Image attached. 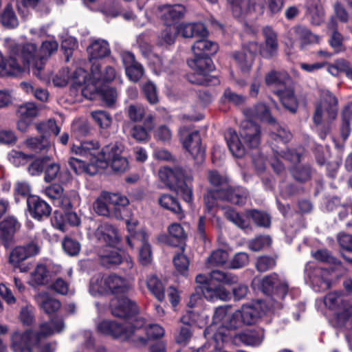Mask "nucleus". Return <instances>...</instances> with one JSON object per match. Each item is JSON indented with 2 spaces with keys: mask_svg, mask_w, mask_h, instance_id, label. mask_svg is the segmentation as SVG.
<instances>
[{
  "mask_svg": "<svg viewBox=\"0 0 352 352\" xmlns=\"http://www.w3.org/2000/svg\"><path fill=\"white\" fill-rule=\"evenodd\" d=\"M32 71L34 76L44 80L41 71L44 68V61L39 59L37 46L31 43L16 45L12 48V55L6 58L0 52V69L10 76H21L26 70Z\"/></svg>",
  "mask_w": 352,
  "mask_h": 352,
  "instance_id": "nucleus-1",
  "label": "nucleus"
},
{
  "mask_svg": "<svg viewBox=\"0 0 352 352\" xmlns=\"http://www.w3.org/2000/svg\"><path fill=\"white\" fill-rule=\"evenodd\" d=\"M187 64L193 71L186 76L190 83L202 86H214L219 84V79L210 74L215 69L212 58L194 55L193 58L187 60Z\"/></svg>",
  "mask_w": 352,
  "mask_h": 352,
  "instance_id": "nucleus-2",
  "label": "nucleus"
},
{
  "mask_svg": "<svg viewBox=\"0 0 352 352\" xmlns=\"http://www.w3.org/2000/svg\"><path fill=\"white\" fill-rule=\"evenodd\" d=\"M125 146L116 142L104 146L100 151L101 160H98L99 169L110 166L115 173H124L129 169V164L124 155Z\"/></svg>",
  "mask_w": 352,
  "mask_h": 352,
  "instance_id": "nucleus-3",
  "label": "nucleus"
},
{
  "mask_svg": "<svg viewBox=\"0 0 352 352\" xmlns=\"http://www.w3.org/2000/svg\"><path fill=\"white\" fill-rule=\"evenodd\" d=\"M159 177L168 188L180 194L184 201L188 204L192 203V186L188 184L184 179V175L181 170L163 167L159 171Z\"/></svg>",
  "mask_w": 352,
  "mask_h": 352,
  "instance_id": "nucleus-4",
  "label": "nucleus"
},
{
  "mask_svg": "<svg viewBox=\"0 0 352 352\" xmlns=\"http://www.w3.org/2000/svg\"><path fill=\"white\" fill-rule=\"evenodd\" d=\"M238 280L239 278L236 275L218 270H212L209 276L202 274L197 275L195 281L199 285L195 288V292L191 294L188 305L192 307L195 306L197 300H201V293L198 289L208 287L212 282L231 285L236 283Z\"/></svg>",
  "mask_w": 352,
  "mask_h": 352,
  "instance_id": "nucleus-5",
  "label": "nucleus"
},
{
  "mask_svg": "<svg viewBox=\"0 0 352 352\" xmlns=\"http://www.w3.org/2000/svg\"><path fill=\"white\" fill-rule=\"evenodd\" d=\"M292 134L282 126H278L274 131L269 133L268 143L274 155L289 161H300V154L288 149L287 144L291 140Z\"/></svg>",
  "mask_w": 352,
  "mask_h": 352,
  "instance_id": "nucleus-6",
  "label": "nucleus"
},
{
  "mask_svg": "<svg viewBox=\"0 0 352 352\" xmlns=\"http://www.w3.org/2000/svg\"><path fill=\"white\" fill-rule=\"evenodd\" d=\"M40 248L34 240H30L23 244L15 246L10 252L9 263L15 268H19L21 272L30 270L29 265L23 264V262L30 258L38 254Z\"/></svg>",
  "mask_w": 352,
  "mask_h": 352,
  "instance_id": "nucleus-7",
  "label": "nucleus"
},
{
  "mask_svg": "<svg viewBox=\"0 0 352 352\" xmlns=\"http://www.w3.org/2000/svg\"><path fill=\"white\" fill-rule=\"evenodd\" d=\"M258 287L263 294L274 300H283L289 291L288 283L276 272L264 276L260 280Z\"/></svg>",
  "mask_w": 352,
  "mask_h": 352,
  "instance_id": "nucleus-8",
  "label": "nucleus"
},
{
  "mask_svg": "<svg viewBox=\"0 0 352 352\" xmlns=\"http://www.w3.org/2000/svg\"><path fill=\"white\" fill-rule=\"evenodd\" d=\"M260 50L258 42H245L241 45L240 51H235L232 53V58L243 73H249L254 65L256 56L260 55Z\"/></svg>",
  "mask_w": 352,
  "mask_h": 352,
  "instance_id": "nucleus-9",
  "label": "nucleus"
},
{
  "mask_svg": "<svg viewBox=\"0 0 352 352\" xmlns=\"http://www.w3.org/2000/svg\"><path fill=\"white\" fill-rule=\"evenodd\" d=\"M233 16L239 18L243 16L257 18L264 13L265 5L263 1L256 0H228Z\"/></svg>",
  "mask_w": 352,
  "mask_h": 352,
  "instance_id": "nucleus-10",
  "label": "nucleus"
},
{
  "mask_svg": "<svg viewBox=\"0 0 352 352\" xmlns=\"http://www.w3.org/2000/svg\"><path fill=\"white\" fill-rule=\"evenodd\" d=\"M142 324L138 327L133 324H122L115 321L102 320L98 325V330L105 336H111L114 338L124 337L131 338L137 329H141Z\"/></svg>",
  "mask_w": 352,
  "mask_h": 352,
  "instance_id": "nucleus-11",
  "label": "nucleus"
},
{
  "mask_svg": "<svg viewBox=\"0 0 352 352\" xmlns=\"http://www.w3.org/2000/svg\"><path fill=\"white\" fill-rule=\"evenodd\" d=\"M111 314L118 318H130L139 312L137 303L126 296L114 297L110 301Z\"/></svg>",
  "mask_w": 352,
  "mask_h": 352,
  "instance_id": "nucleus-12",
  "label": "nucleus"
},
{
  "mask_svg": "<svg viewBox=\"0 0 352 352\" xmlns=\"http://www.w3.org/2000/svg\"><path fill=\"white\" fill-rule=\"evenodd\" d=\"M264 38L263 43H259L260 56L264 59L271 60L278 54L279 43L276 32L270 26H265L262 30Z\"/></svg>",
  "mask_w": 352,
  "mask_h": 352,
  "instance_id": "nucleus-13",
  "label": "nucleus"
},
{
  "mask_svg": "<svg viewBox=\"0 0 352 352\" xmlns=\"http://www.w3.org/2000/svg\"><path fill=\"white\" fill-rule=\"evenodd\" d=\"M100 265L107 269H114L122 264L124 260L127 263V267L131 268L133 263L131 258L126 255L124 252H121L120 250L116 248L106 247L100 254Z\"/></svg>",
  "mask_w": 352,
  "mask_h": 352,
  "instance_id": "nucleus-14",
  "label": "nucleus"
},
{
  "mask_svg": "<svg viewBox=\"0 0 352 352\" xmlns=\"http://www.w3.org/2000/svg\"><path fill=\"white\" fill-rule=\"evenodd\" d=\"M91 77L87 79V74L81 68L76 69L72 75L73 82L78 86L85 85V88L82 90V94L86 96L87 87H94L99 84L101 80V67L99 64L93 63L91 67Z\"/></svg>",
  "mask_w": 352,
  "mask_h": 352,
  "instance_id": "nucleus-15",
  "label": "nucleus"
},
{
  "mask_svg": "<svg viewBox=\"0 0 352 352\" xmlns=\"http://www.w3.org/2000/svg\"><path fill=\"white\" fill-rule=\"evenodd\" d=\"M199 315L192 310L187 311L180 318L182 323L178 333L175 336V341L177 344L186 345L192 336V327L195 325Z\"/></svg>",
  "mask_w": 352,
  "mask_h": 352,
  "instance_id": "nucleus-16",
  "label": "nucleus"
},
{
  "mask_svg": "<svg viewBox=\"0 0 352 352\" xmlns=\"http://www.w3.org/2000/svg\"><path fill=\"white\" fill-rule=\"evenodd\" d=\"M320 98V102L316 106V108L320 107L321 113L328 116L330 121L336 119L338 113V99L329 89H320L319 90Z\"/></svg>",
  "mask_w": 352,
  "mask_h": 352,
  "instance_id": "nucleus-17",
  "label": "nucleus"
},
{
  "mask_svg": "<svg viewBox=\"0 0 352 352\" xmlns=\"http://www.w3.org/2000/svg\"><path fill=\"white\" fill-rule=\"evenodd\" d=\"M221 201L228 202L237 206H244L249 197L248 189L241 186L228 185L220 188Z\"/></svg>",
  "mask_w": 352,
  "mask_h": 352,
  "instance_id": "nucleus-18",
  "label": "nucleus"
},
{
  "mask_svg": "<svg viewBox=\"0 0 352 352\" xmlns=\"http://www.w3.org/2000/svg\"><path fill=\"white\" fill-rule=\"evenodd\" d=\"M265 337L264 329L261 327L246 329L232 336L234 344H243L246 346H258Z\"/></svg>",
  "mask_w": 352,
  "mask_h": 352,
  "instance_id": "nucleus-19",
  "label": "nucleus"
},
{
  "mask_svg": "<svg viewBox=\"0 0 352 352\" xmlns=\"http://www.w3.org/2000/svg\"><path fill=\"white\" fill-rule=\"evenodd\" d=\"M103 283L105 291L115 297L128 295L132 289L126 278L115 274L106 277Z\"/></svg>",
  "mask_w": 352,
  "mask_h": 352,
  "instance_id": "nucleus-20",
  "label": "nucleus"
},
{
  "mask_svg": "<svg viewBox=\"0 0 352 352\" xmlns=\"http://www.w3.org/2000/svg\"><path fill=\"white\" fill-rule=\"evenodd\" d=\"M183 146L190 153L197 163L205 159V148L201 145V138L198 131L188 133L183 140Z\"/></svg>",
  "mask_w": 352,
  "mask_h": 352,
  "instance_id": "nucleus-21",
  "label": "nucleus"
},
{
  "mask_svg": "<svg viewBox=\"0 0 352 352\" xmlns=\"http://www.w3.org/2000/svg\"><path fill=\"white\" fill-rule=\"evenodd\" d=\"M27 208L30 217L37 221L48 218L52 213L50 204L37 195L28 197Z\"/></svg>",
  "mask_w": 352,
  "mask_h": 352,
  "instance_id": "nucleus-22",
  "label": "nucleus"
},
{
  "mask_svg": "<svg viewBox=\"0 0 352 352\" xmlns=\"http://www.w3.org/2000/svg\"><path fill=\"white\" fill-rule=\"evenodd\" d=\"M122 60L126 76L132 82H138L144 74L143 65L137 61L135 55L131 52H123Z\"/></svg>",
  "mask_w": 352,
  "mask_h": 352,
  "instance_id": "nucleus-23",
  "label": "nucleus"
},
{
  "mask_svg": "<svg viewBox=\"0 0 352 352\" xmlns=\"http://www.w3.org/2000/svg\"><path fill=\"white\" fill-rule=\"evenodd\" d=\"M98 241L104 243L107 247L116 248L121 241L118 228L108 223H103L96 231Z\"/></svg>",
  "mask_w": 352,
  "mask_h": 352,
  "instance_id": "nucleus-24",
  "label": "nucleus"
},
{
  "mask_svg": "<svg viewBox=\"0 0 352 352\" xmlns=\"http://www.w3.org/2000/svg\"><path fill=\"white\" fill-rule=\"evenodd\" d=\"M68 164L69 168L77 175L86 173L94 176L100 170L98 159L95 157L88 159L87 161L71 157L69 159Z\"/></svg>",
  "mask_w": 352,
  "mask_h": 352,
  "instance_id": "nucleus-25",
  "label": "nucleus"
},
{
  "mask_svg": "<svg viewBox=\"0 0 352 352\" xmlns=\"http://www.w3.org/2000/svg\"><path fill=\"white\" fill-rule=\"evenodd\" d=\"M241 138L250 148H257L261 142V127L254 122L248 121L243 124L240 129Z\"/></svg>",
  "mask_w": 352,
  "mask_h": 352,
  "instance_id": "nucleus-26",
  "label": "nucleus"
},
{
  "mask_svg": "<svg viewBox=\"0 0 352 352\" xmlns=\"http://www.w3.org/2000/svg\"><path fill=\"white\" fill-rule=\"evenodd\" d=\"M222 283L212 282L209 287L204 289H198L201 293V298H204L208 301L215 302L218 300L227 301L232 299V294Z\"/></svg>",
  "mask_w": 352,
  "mask_h": 352,
  "instance_id": "nucleus-27",
  "label": "nucleus"
},
{
  "mask_svg": "<svg viewBox=\"0 0 352 352\" xmlns=\"http://www.w3.org/2000/svg\"><path fill=\"white\" fill-rule=\"evenodd\" d=\"M53 333L54 329L51 327L49 322L41 324L40 331L34 332L32 330H26L22 333L19 331V334L23 337V340L36 349L40 348L41 338L51 336Z\"/></svg>",
  "mask_w": 352,
  "mask_h": 352,
  "instance_id": "nucleus-28",
  "label": "nucleus"
},
{
  "mask_svg": "<svg viewBox=\"0 0 352 352\" xmlns=\"http://www.w3.org/2000/svg\"><path fill=\"white\" fill-rule=\"evenodd\" d=\"M177 27L179 34L184 38H195L197 40L208 36V31L202 23H182Z\"/></svg>",
  "mask_w": 352,
  "mask_h": 352,
  "instance_id": "nucleus-29",
  "label": "nucleus"
},
{
  "mask_svg": "<svg viewBox=\"0 0 352 352\" xmlns=\"http://www.w3.org/2000/svg\"><path fill=\"white\" fill-rule=\"evenodd\" d=\"M20 227L14 217H8L0 222V241L2 245L8 248L12 244L14 234Z\"/></svg>",
  "mask_w": 352,
  "mask_h": 352,
  "instance_id": "nucleus-30",
  "label": "nucleus"
},
{
  "mask_svg": "<svg viewBox=\"0 0 352 352\" xmlns=\"http://www.w3.org/2000/svg\"><path fill=\"white\" fill-rule=\"evenodd\" d=\"M274 93L278 97L283 106L289 112L295 113L297 111L299 104L292 85L285 89L274 90Z\"/></svg>",
  "mask_w": 352,
  "mask_h": 352,
  "instance_id": "nucleus-31",
  "label": "nucleus"
},
{
  "mask_svg": "<svg viewBox=\"0 0 352 352\" xmlns=\"http://www.w3.org/2000/svg\"><path fill=\"white\" fill-rule=\"evenodd\" d=\"M163 12L161 18L166 25H173L182 19L186 12V7L182 4L164 5L161 8Z\"/></svg>",
  "mask_w": 352,
  "mask_h": 352,
  "instance_id": "nucleus-32",
  "label": "nucleus"
},
{
  "mask_svg": "<svg viewBox=\"0 0 352 352\" xmlns=\"http://www.w3.org/2000/svg\"><path fill=\"white\" fill-rule=\"evenodd\" d=\"M109 201L111 204V217H114L117 219H124L126 216V206L129 204L126 197L118 193H111L109 194Z\"/></svg>",
  "mask_w": 352,
  "mask_h": 352,
  "instance_id": "nucleus-33",
  "label": "nucleus"
},
{
  "mask_svg": "<svg viewBox=\"0 0 352 352\" xmlns=\"http://www.w3.org/2000/svg\"><path fill=\"white\" fill-rule=\"evenodd\" d=\"M219 50V45L214 41L200 37L192 45V51L195 56H213Z\"/></svg>",
  "mask_w": 352,
  "mask_h": 352,
  "instance_id": "nucleus-34",
  "label": "nucleus"
},
{
  "mask_svg": "<svg viewBox=\"0 0 352 352\" xmlns=\"http://www.w3.org/2000/svg\"><path fill=\"white\" fill-rule=\"evenodd\" d=\"M217 326V325H209L204 331V335L208 340L207 342H210V340H212L213 342V343H210L211 347L213 349L220 348V344L226 342L228 339V335L226 333L227 329L222 325L219 327Z\"/></svg>",
  "mask_w": 352,
  "mask_h": 352,
  "instance_id": "nucleus-35",
  "label": "nucleus"
},
{
  "mask_svg": "<svg viewBox=\"0 0 352 352\" xmlns=\"http://www.w3.org/2000/svg\"><path fill=\"white\" fill-rule=\"evenodd\" d=\"M91 90V98L97 96L107 107H112L116 100L117 92L115 88L110 87L104 84L96 85Z\"/></svg>",
  "mask_w": 352,
  "mask_h": 352,
  "instance_id": "nucleus-36",
  "label": "nucleus"
},
{
  "mask_svg": "<svg viewBox=\"0 0 352 352\" xmlns=\"http://www.w3.org/2000/svg\"><path fill=\"white\" fill-rule=\"evenodd\" d=\"M239 311L241 313L243 324L246 325L256 324L264 314V311L259 304L243 305Z\"/></svg>",
  "mask_w": 352,
  "mask_h": 352,
  "instance_id": "nucleus-37",
  "label": "nucleus"
},
{
  "mask_svg": "<svg viewBox=\"0 0 352 352\" xmlns=\"http://www.w3.org/2000/svg\"><path fill=\"white\" fill-rule=\"evenodd\" d=\"M168 236L167 243L175 247H180L184 251L186 246V234L181 224L172 223L168 228Z\"/></svg>",
  "mask_w": 352,
  "mask_h": 352,
  "instance_id": "nucleus-38",
  "label": "nucleus"
},
{
  "mask_svg": "<svg viewBox=\"0 0 352 352\" xmlns=\"http://www.w3.org/2000/svg\"><path fill=\"white\" fill-rule=\"evenodd\" d=\"M265 82L267 86L274 85L275 90L285 89L291 86L292 78L286 73L272 70L265 76Z\"/></svg>",
  "mask_w": 352,
  "mask_h": 352,
  "instance_id": "nucleus-39",
  "label": "nucleus"
},
{
  "mask_svg": "<svg viewBox=\"0 0 352 352\" xmlns=\"http://www.w3.org/2000/svg\"><path fill=\"white\" fill-rule=\"evenodd\" d=\"M323 116L321 113L320 107L315 108L312 120L317 134L321 140H324L331 131V124L333 121H330L328 116H326L324 120Z\"/></svg>",
  "mask_w": 352,
  "mask_h": 352,
  "instance_id": "nucleus-40",
  "label": "nucleus"
},
{
  "mask_svg": "<svg viewBox=\"0 0 352 352\" xmlns=\"http://www.w3.org/2000/svg\"><path fill=\"white\" fill-rule=\"evenodd\" d=\"M225 138L232 155L236 158H242L245 154V148L235 130L229 129Z\"/></svg>",
  "mask_w": 352,
  "mask_h": 352,
  "instance_id": "nucleus-41",
  "label": "nucleus"
},
{
  "mask_svg": "<svg viewBox=\"0 0 352 352\" xmlns=\"http://www.w3.org/2000/svg\"><path fill=\"white\" fill-rule=\"evenodd\" d=\"M127 230L129 234L126 237V243L131 249H134L136 246H141L144 242H148L146 232L144 230H137L135 224H131L128 222Z\"/></svg>",
  "mask_w": 352,
  "mask_h": 352,
  "instance_id": "nucleus-42",
  "label": "nucleus"
},
{
  "mask_svg": "<svg viewBox=\"0 0 352 352\" xmlns=\"http://www.w3.org/2000/svg\"><path fill=\"white\" fill-rule=\"evenodd\" d=\"M245 217L247 219L252 220L257 227L268 228L271 226L272 217L265 210L248 209L245 211Z\"/></svg>",
  "mask_w": 352,
  "mask_h": 352,
  "instance_id": "nucleus-43",
  "label": "nucleus"
},
{
  "mask_svg": "<svg viewBox=\"0 0 352 352\" xmlns=\"http://www.w3.org/2000/svg\"><path fill=\"white\" fill-rule=\"evenodd\" d=\"M90 60L103 58L110 54L111 50L107 41L96 40L91 43L87 50Z\"/></svg>",
  "mask_w": 352,
  "mask_h": 352,
  "instance_id": "nucleus-44",
  "label": "nucleus"
},
{
  "mask_svg": "<svg viewBox=\"0 0 352 352\" xmlns=\"http://www.w3.org/2000/svg\"><path fill=\"white\" fill-rule=\"evenodd\" d=\"M99 144L98 142L93 141H84L80 143V146H74L73 150L75 153L82 157H86L87 158H92L94 157L101 160L100 151L98 150Z\"/></svg>",
  "mask_w": 352,
  "mask_h": 352,
  "instance_id": "nucleus-45",
  "label": "nucleus"
},
{
  "mask_svg": "<svg viewBox=\"0 0 352 352\" xmlns=\"http://www.w3.org/2000/svg\"><path fill=\"white\" fill-rule=\"evenodd\" d=\"M158 201L164 209L179 215L180 217L184 216L181 204L176 197L169 194H163L160 197Z\"/></svg>",
  "mask_w": 352,
  "mask_h": 352,
  "instance_id": "nucleus-46",
  "label": "nucleus"
},
{
  "mask_svg": "<svg viewBox=\"0 0 352 352\" xmlns=\"http://www.w3.org/2000/svg\"><path fill=\"white\" fill-rule=\"evenodd\" d=\"M248 111L251 113V116L253 118H258L270 124H276V119L272 116L269 107L264 103H257L252 109Z\"/></svg>",
  "mask_w": 352,
  "mask_h": 352,
  "instance_id": "nucleus-47",
  "label": "nucleus"
},
{
  "mask_svg": "<svg viewBox=\"0 0 352 352\" xmlns=\"http://www.w3.org/2000/svg\"><path fill=\"white\" fill-rule=\"evenodd\" d=\"M44 181L50 183L56 179H58L60 182H63L61 179L63 173L60 171V166L59 164L54 162L47 156L44 168Z\"/></svg>",
  "mask_w": 352,
  "mask_h": 352,
  "instance_id": "nucleus-48",
  "label": "nucleus"
},
{
  "mask_svg": "<svg viewBox=\"0 0 352 352\" xmlns=\"http://www.w3.org/2000/svg\"><path fill=\"white\" fill-rule=\"evenodd\" d=\"M221 201L220 188L208 189L204 195L205 211L208 213L214 214L218 208V201Z\"/></svg>",
  "mask_w": 352,
  "mask_h": 352,
  "instance_id": "nucleus-49",
  "label": "nucleus"
},
{
  "mask_svg": "<svg viewBox=\"0 0 352 352\" xmlns=\"http://www.w3.org/2000/svg\"><path fill=\"white\" fill-rule=\"evenodd\" d=\"M313 173L314 169L309 164H297L290 169V173L294 179L300 183H305L310 180Z\"/></svg>",
  "mask_w": 352,
  "mask_h": 352,
  "instance_id": "nucleus-50",
  "label": "nucleus"
},
{
  "mask_svg": "<svg viewBox=\"0 0 352 352\" xmlns=\"http://www.w3.org/2000/svg\"><path fill=\"white\" fill-rule=\"evenodd\" d=\"M79 196L76 191H69L64 192L58 199L54 201V205L56 207L62 208L64 212L71 210L74 208L75 204L79 201Z\"/></svg>",
  "mask_w": 352,
  "mask_h": 352,
  "instance_id": "nucleus-51",
  "label": "nucleus"
},
{
  "mask_svg": "<svg viewBox=\"0 0 352 352\" xmlns=\"http://www.w3.org/2000/svg\"><path fill=\"white\" fill-rule=\"evenodd\" d=\"M146 286L151 293L160 302L165 298L164 287L156 275H151L146 279Z\"/></svg>",
  "mask_w": 352,
  "mask_h": 352,
  "instance_id": "nucleus-52",
  "label": "nucleus"
},
{
  "mask_svg": "<svg viewBox=\"0 0 352 352\" xmlns=\"http://www.w3.org/2000/svg\"><path fill=\"white\" fill-rule=\"evenodd\" d=\"M166 27L163 30L158 36L157 45L158 46H165L173 45L176 41L177 36L179 34L177 27H172L171 25H166Z\"/></svg>",
  "mask_w": 352,
  "mask_h": 352,
  "instance_id": "nucleus-53",
  "label": "nucleus"
},
{
  "mask_svg": "<svg viewBox=\"0 0 352 352\" xmlns=\"http://www.w3.org/2000/svg\"><path fill=\"white\" fill-rule=\"evenodd\" d=\"M352 111L349 104H346L341 111L340 135L343 140H346L351 133V118Z\"/></svg>",
  "mask_w": 352,
  "mask_h": 352,
  "instance_id": "nucleus-54",
  "label": "nucleus"
},
{
  "mask_svg": "<svg viewBox=\"0 0 352 352\" xmlns=\"http://www.w3.org/2000/svg\"><path fill=\"white\" fill-rule=\"evenodd\" d=\"M36 129L39 134L45 135L48 140H50L51 134L58 135L60 131L54 119H50L46 122L36 124Z\"/></svg>",
  "mask_w": 352,
  "mask_h": 352,
  "instance_id": "nucleus-55",
  "label": "nucleus"
},
{
  "mask_svg": "<svg viewBox=\"0 0 352 352\" xmlns=\"http://www.w3.org/2000/svg\"><path fill=\"white\" fill-rule=\"evenodd\" d=\"M50 272L44 264H38L31 274L32 281L36 285H45L48 283Z\"/></svg>",
  "mask_w": 352,
  "mask_h": 352,
  "instance_id": "nucleus-56",
  "label": "nucleus"
},
{
  "mask_svg": "<svg viewBox=\"0 0 352 352\" xmlns=\"http://www.w3.org/2000/svg\"><path fill=\"white\" fill-rule=\"evenodd\" d=\"M1 22L8 28H14L18 26V19L11 3H8L5 7L1 15Z\"/></svg>",
  "mask_w": 352,
  "mask_h": 352,
  "instance_id": "nucleus-57",
  "label": "nucleus"
},
{
  "mask_svg": "<svg viewBox=\"0 0 352 352\" xmlns=\"http://www.w3.org/2000/svg\"><path fill=\"white\" fill-rule=\"evenodd\" d=\"M142 92L146 101L152 105L157 104L160 100L156 85L148 80L142 86Z\"/></svg>",
  "mask_w": 352,
  "mask_h": 352,
  "instance_id": "nucleus-58",
  "label": "nucleus"
},
{
  "mask_svg": "<svg viewBox=\"0 0 352 352\" xmlns=\"http://www.w3.org/2000/svg\"><path fill=\"white\" fill-rule=\"evenodd\" d=\"M341 291H335L328 293L324 299V303L331 310H338L340 305H343L346 302L342 298Z\"/></svg>",
  "mask_w": 352,
  "mask_h": 352,
  "instance_id": "nucleus-59",
  "label": "nucleus"
},
{
  "mask_svg": "<svg viewBox=\"0 0 352 352\" xmlns=\"http://www.w3.org/2000/svg\"><path fill=\"white\" fill-rule=\"evenodd\" d=\"M11 340L12 349L15 352H35L36 348L23 340V337L19 334V331H15L12 334Z\"/></svg>",
  "mask_w": 352,
  "mask_h": 352,
  "instance_id": "nucleus-60",
  "label": "nucleus"
},
{
  "mask_svg": "<svg viewBox=\"0 0 352 352\" xmlns=\"http://www.w3.org/2000/svg\"><path fill=\"white\" fill-rule=\"evenodd\" d=\"M207 177L210 184L215 188H225L229 184L228 177L217 170H209Z\"/></svg>",
  "mask_w": 352,
  "mask_h": 352,
  "instance_id": "nucleus-61",
  "label": "nucleus"
},
{
  "mask_svg": "<svg viewBox=\"0 0 352 352\" xmlns=\"http://www.w3.org/2000/svg\"><path fill=\"white\" fill-rule=\"evenodd\" d=\"M26 144L34 151H42L50 146V141L45 135L40 134L38 137L28 138L26 140Z\"/></svg>",
  "mask_w": 352,
  "mask_h": 352,
  "instance_id": "nucleus-62",
  "label": "nucleus"
},
{
  "mask_svg": "<svg viewBox=\"0 0 352 352\" xmlns=\"http://www.w3.org/2000/svg\"><path fill=\"white\" fill-rule=\"evenodd\" d=\"M31 186L28 182H16L14 188V196L15 202L19 203L20 201V199L23 198L26 199V202L28 203V197L32 196V195H31Z\"/></svg>",
  "mask_w": 352,
  "mask_h": 352,
  "instance_id": "nucleus-63",
  "label": "nucleus"
},
{
  "mask_svg": "<svg viewBox=\"0 0 352 352\" xmlns=\"http://www.w3.org/2000/svg\"><path fill=\"white\" fill-rule=\"evenodd\" d=\"M229 254L226 250L217 249L212 252L207 259L211 266H223L228 260Z\"/></svg>",
  "mask_w": 352,
  "mask_h": 352,
  "instance_id": "nucleus-64",
  "label": "nucleus"
}]
</instances>
